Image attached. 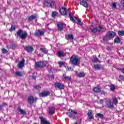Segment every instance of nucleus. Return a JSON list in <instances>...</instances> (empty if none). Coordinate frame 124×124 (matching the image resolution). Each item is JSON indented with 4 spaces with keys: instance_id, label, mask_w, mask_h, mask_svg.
I'll return each mask as SVG.
<instances>
[{
    "instance_id": "21",
    "label": "nucleus",
    "mask_w": 124,
    "mask_h": 124,
    "mask_svg": "<svg viewBox=\"0 0 124 124\" xmlns=\"http://www.w3.org/2000/svg\"><path fill=\"white\" fill-rule=\"evenodd\" d=\"M41 121L43 124H51L50 123H49L47 120H45V119H44L43 117H40Z\"/></svg>"
},
{
    "instance_id": "36",
    "label": "nucleus",
    "mask_w": 124,
    "mask_h": 124,
    "mask_svg": "<svg viewBox=\"0 0 124 124\" xmlns=\"http://www.w3.org/2000/svg\"><path fill=\"white\" fill-rule=\"evenodd\" d=\"M113 103L115 105H117V104H118V99H117V98H113Z\"/></svg>"
},
{
    "instance_id": "7",
    "label": "nucleus",
    "mask_w": 124,
    "mask_h": 124,
    "mask_svg": "<svg viewBox=\"0 0 124 124\" xmlns=\"http://www.w3.org/2000/svg\"><path fill=\"white\" fill-rule=\"evenodd\" d=\"M66 114L69 116V118H70L71 120H75V119H76V115H77V112L74 111L73 113L67 112Z\"/></svg>"
},
{
    "instance_id": "48",
    "label": "nucleus",
    "mask_w": 124,
    "mask_h": 124,
    "mask_svg": "<svg viewBox=\"0 0 124 124\" xmlns=\"http://www.w3.org/2000/svg\"><path fill=\"white\" fill-rule=\"evenodd\" d=\"M104 100L103 99H101L100 100V104H103Z\"/></svg>"
},
{
    "instance_id": "53",
    "label": "nucleus",
    "mask_w": 124,
    "mask_h": 124,
    "mask_svg": "<svg viewBox=\"0 0 124 124\" xmlns=\"http://www.w3.org/2000/svg\"><path fill=\"white\" fill-rule=\"evenodd\" d=\"M33 124H37V123H33Z\"/></svg>"
},
{
    "instance_id": "10",
    "label": "nucleus",
    "mask_w": 124,
    "mask_h": 124,
    "mask_svg": "<svg viewBox=\"0 0 124 124\" xmlns=\"http://www.w3.org/2000/svg\"><path fill=\"white\" fill-rule=\"evenodd\" d=\"M39 95L40 97H45L46 96H48V95H50V92L44 91L40 93Z\"/></svg>"
},
{
    "instance_id": "54",
    "label": "nucleus",
    "mask_w": 124,
    "mask_h": 124,
    "mask_svg": "<svg viewBox=\"0 0 124 124\" xmlns=\"http://www.w3.org/2000/svg\"><path fill=\"white\" fill-rule=\"evenodd\" d=\"M51 77H54V76H53V75H52V76H51Z\"/></svg>"
},
{
    "instance_id": "27",
    "label": "nucleus",
    "mask_w": 124,
    "mask_h": 124,
    "mask_svg": "<svg viewBox=\"0 0 124 124\" xmlns=\"http://www.w3.org/2000/svg\"><path fill=\"white\" fill-rule=\"evenodd\" d=\"M52 16L53 18H56V17H58V16H59V13L57 11L53 12Z\"/></svg>"
},
{
    "instance_id": "35",
    "label": "nucleus",
    "mask_w": 124,
    "mask_h": 124,
    "mask_svg": "<svg viewBox=\"0 0 124 124\" xmlns=\"http://www.w3.org/2000/svg\"><path fill=\"white\" fill-rule=\"evenodd\" d=\"M93 62H99V60H98V58L95 56L93 59H92Z\"/></svg>"
},
{
    "instance_id": "22",
    "label": "nucleus",
    "mask_w": 124,
    "mask_h": 124,
    "mask_svg": "<svg viewBox=\"0 0 124 124\" xmlns=\"http://www.w3.org/2000/svg\"><path fill=\"white\" fill-rule=\"evenodd\" d=\"M79 3L81 4V5H83V6L86 7V8H87L88 7V3L85 1H81Z\"/></svg>"
},
{
    "instance_id": "3",
    "label": "nucleus",
    "mask_w": 124,
    "mask_h": 124,
    "mask_svg": "<svg viewBox=\"0 0 124 124\" xmlns=\"http://www.w3.org/2000/svg\"><path fill=\"white\" fill-rule=\"evenodd\" d=\"M116 36V33L113 31H109L107 32V34L104 37V41H106L107 40L113 39L114 37Z\"/></svg>"
},
{
    "instance_id": "41",
    "label": "nucleus",
    "mask_w": 124,
    "mask_h": 124,
    "mask_svg": "<svg viewBox=\"0 0 124 124\" xmlns=\"http://www.w3.org/2000/svg\"><path fill=\"white\" fill-rule=\"evenodd\" d=\"M10 31H15V27H14V26L12 25Z\"/></svg>"
},
{
    "instance_id": "25",
    "label": "nucleus",
    "mask_w": 124,
    "mask_h": 124,
    "mask_svg": "<svg viewBox=\"0 0 124 124\" xmlns=\"http://www.w3.org/2000/svg\"><path fill=\"white\" fill-rule=\"evenodd\" d=\"M63 80H64L65 81H70V80H71V78L70 77H68L65 75H63Z\"/></svg>"
},
{
    "instance_id": "6",
    "label": "nucleus",
    "mask_w": 124,
    "mask_h": 124,
    "mask_svg": "<svg viewBox=\"0 0 124 124\" xmlns=\"http://www.w3.org/2000/svg\"><path fill=\"white\" fill-rule=\"evenodd\" d=\"M54 86L55 87V88H58V89H59V90H63V89H64V85L60 82L54 83Z\"/></svg>"
},
{
    "instance_id": "44",
    "label": "nucleus",
    "mask_w": 124,
    "mask_h": 124,
    "mask_svg": "<svg viewBox=\"0 0 124 124\" xmlns=\"http://www.w3.org/2000/svg\"><path fill=\"white\" fill-rule=\"evenodd\" d=\"M36 90H40V89H41V87L39 85H37L36 86Z\"/></svg>"
},
{
    "instance_id": "37",
    "label": "nucleus",
    "mask_w": 124,
    "mask_h": 124,
    "mask_svg": "<svg viewBox=\"0 0 124 124\" xmlns=\"http://www.w3.org/2000/svg\"><path fill=\"white\" fill-rule=\"evenodd\" d=\"M58 64H59L60 67H62L63 64H64V62H58Z\"/></svg>"
},
{
    "instance_id": "2",
    "label": "nucleus",
    "mask_w": 124,
    "mask_h": 124,
    "mask_svg": "<svg viewBox=\"0 0 124 124\" xmlns=\"http://www.w3.org/2000/svg\"><path fill=\"white\" fill-rule=\"evenodd\" d=\"M70 61L74 65H79L81 60L76 55H73L70 58Z\"/></svg>"
},
{
    "instance_id": "28",
    "label": "nucleus",
    "mask_w": 124,
    "mask_h": 124,
    "mask_svg": "<svg viewBox=\"0 0 124 124\" xmlns=\"http://www.w3.org/2000/svg\"><path fill=\"white\" fill-rule=\"evenodd\" d=\"M94 68L95 70H99L101 68V65L99 64H96L94 65Z\"/></svg>"
},
{
    "instance_id": "39",
    "label": "nucleus",
    "mask_w": 124,
    "mask_h": 124,
    "mask_svg": "<svg viewBox=\"0 0 124 124\" xmlns=\"http://www.w3.org/2000/svg\"><path fill=\"white\" fill-rule=\"evenodd\" d=\"M2 51L3 54H7V53H8V51L5 48H3Z\"/></svg>"
},
{
    "instance_id": "23",
    "label": "nucleus",
    "mask_w": 124,
    "mask_h": 124,
    "mask_svg": "<svg viewBox=\"0 0 124 124\" xmlns=\"http://www.w3.org/2000/svg\"><path fill=\"white\" fill-rule=\"evenodd\" d=\"M93 91L95 92V93H100V92H101V89H100L99 87H96L93 89Z\"/></svg>"
},
{
    "instance_id": "33",
    "label": "nucleus",
    "mask_w": 124,
    "mask_h": 124,
    "mask_svg": "<svg viewBox=\"0 0 124 124\" xmlns=\"http://www.w3.org/2000/svg\"><path fill=\"white\" fill-rule=\"evenodd\" d=\"M15 75L16 76H19V77H22L23 76V74L20 71H17L15 73Z\"/></svg>"
},
{
    "instance_id": "38",
    "label": "nucleus",
    "mask_w": 124,
    "mask_h": 124,
    "mask_svg": "<svg viewBox=\"0 0 124 124\" xmlns=\"http://www.w3.org/2000/svg\"><path fill=\"white\" fill-rule=\"evenodd\" d=\"M69 17H70V20H71V21H72V22H73V23H75V19H74V18H73V16H72L71 15L69 14Z\"/></svg>"
},
{
    "instance_id": "15",
    "label": "nucleus",
    "mask_w": 124,
    "mask_h": 124,
    "mask_svg": "<svg viewBox=\"0 0 124 124\" xmlns=\"http://www.w3.org/2000/svg\"><path fill=\"white\" fill-rule=\"evenodd\" d=\"M56 54L59 58H62L65 56V54H64V53H63L62 51H58L57 52Z\"/></svg>"
},
{
    "instance_id": "19",
    "label": "nucleus",
    "mask_w": 124,
    "mask_h": 124,
    "mask_svg": "<svg viewBox=\"0 0 124 124\" xmlns=\"http://www.w3.org/2000/svg\"><path fill=\"white\" fill-rule=\"evenodd\" d=\"M36 14L32 15L28 18V21H32V20H34V19H36Z\"/></svg>"
},
{
    "instance_id": "20",
    "label": "nucleus",
    "mask_w": 124,
    "mask_h": 124,
    "mask_svg": "<svg viewBox=\"0 0 124 124\" xmlns=\"http://www.w3.org/2000/svg\"><path fill=\"white\" fill-rule=\"evenodd\" d=\"M17 110L18 112H20V114L23 116H25V115L26 114V111L24 110V109H22L20 107L17 108Z\"/></svg>"
},
{
    "instance_id": "17",
    "label": "nucleus",
    "mask_w": 124,
    "mask_h": 124,
    "mask_svg": "<svg viewBox=\"0 0 124 124\" xmlns=\"http://www.w3.org/2000/svg\"><path fill=\"white\" fill-rule=\"evenodd\" d=\"M58 28L60 31H62V30H63V26H64V24L62 23V22H59L58 25Z\"/></svg>"
},
{
    "instance_id": "45",
    "label": "nucleus",
    "mask_w": 124,
    "mask_h": 124,
    "mask_svg": "<svg viewBox=\"0 0 124 124\" xmlns=\"http://www.w3.org/2000/svg\"><path fill=\"white\" fill-rule=\"evenodd\" d=\"M119 78H120V79H121V80H124V76H123V75H120V76H119Z\"/></svg>"
},
{
    "instance_id": "11",
    "label": "nucleus",
    "mask_w": 124,
    "mask_h": 124,
    "mask_svg": "<svg viewBox=\"0 0 124 124\" xmlns=\"http://www.w3.org/2000/svg\"><path fill=\"white\" fill-rule=\"evenodd\" d=\"M55 111H56V108L54 107H49L47 110L49 115H53L55 113Z\"/></svg>"
},
{
    "instance_id": "50",
    "label": "nucleus",
    "mask_w": 124,
    "mask_h": 124,
    "mask_svg": "<svg viewBox=\"0 0 124 124\" xmlns=\"http://www.w3.org/2000/svg\"><path fill=\"white\" fill-rule=\"evenodd\" d=\"M32 79H33V80H35V79H36V77L35 76H33Z\"/></svg>"
},
{
    "instance_id": "31",
    "label": "nucleus",
    "mask_w": 124,
    "mask_h": 124,
    "mask_svg": "<svg viewBox=\"0 0 124 124\" xmlns=\"http://www.w3.org/2000/svg\"><path fill=\"white\" fill-rule=\"evenodd\" d=\"M85 75H86V74H85L84 72H80L78 75V76L79 78H81L85 77Z\"/></svg>"
},
{
    "instance_id": "56",
    "label": "nucleus",
    "mask_w": 124,
    "mask_h": 124,
    "mask_svg": "<svg viewBox=\"0 0 124 124\" xmlns=\"http://www.w3.org/2000/svg\"><path fill=\"white\" fill-rule=\"evenodd\" d=\"M98 57H99V58L100 57V55H99V56H98Z\"/></svg>"
},
{
    "instance_id": "30",
    "label": "nucleus",
    "mask_w": 124,
    "mask_h": 124,
    "mask_svg": "<svg viewBox=\"0 0 124 124\" xmlns=\"http://www.w3.org/2000/svg\"><path fill=\"white\" fill-rule=\"evenodd\" d=\"M118 34L119 36H124V31L123 30L118 31Z\"/></svg>"
},
{
    "instance_id": "52",
    "label": "nucleus",
    "mask_w": 124,
    "mask_h": 124,
    "mask_svg": "<svg viewBox=\"0 0 124 124\" xmlns=\"http://www.w3.org/2000/svg\"><path fill=\"white\" fill-rule=\"evenodd\" d=\"M1 109V106H0V110Z\"/></svg>"
},
{
    "instance_id": "18",
    "label": "nucleus",
    "mask_w": 124,
    "mask_h": 124,
    "mask_svg": "<svg viewBox=\"0 0 124 124\" xmlns=\"http://www.w3.org/2000/svg\"><path fill=\"white\" fill-rule=\"evenodd\" d=\"M65 38L66 39H67V40H73L74 39L73 35L68 34L65 35Z\"/></svg>"
},
{
    "instance_id": "40",
    "label": "nucleus",
    "mask_w": 124,
    "mask_h": 124,
    "mask_svg": "<svg viewBox=\"0 0 124 124\" xmlns=\"http://www.w3.org/2000/svg\"><path fill=\"white\" fill-rule=\"evenodd\" d=\"M112 7H113V8H116V7H117V2H113L112 3Z\"/></svg>"
},
{
    "instance_id": "43",
    "label": "nucleus",
    "mask_w": 124,
    "mask_h": 124,
    "mask_svg": "<svg viewBox=\"0 0 124 124\" xmlns=\"http://www.w3.org/2000/svg\"><path fill=\"white\" fill-rule=\"evenodd\" d=\"M88 116H90V115H92V110H89L87 113Z\"/></svg>"
},
{
    "instance_id": "14",
    "label": "nucleus",
    "mask_w": 124,
    "mask_h": 124,
    "mask_svg": "<svg viewBox=\"0 0 124 124\" xmlns=\"http://www.w3.org/2000/svg\"><path fill=\"white\" fill-rule=\"evenodd\" d=\"M45 32L43 31L40 30L36 31L35 32L34 35L36 36H42L44 34Z\"/></svg>"
},
{
    "instance_id": "34",
    "label": "nucleus",
    "mask_w": 124,
    "mask_h": 124,
    "mask_svg": "<svg viewBox=\"0 0 124 124\" xmlns=\"http://www.w3.org/2000/svg\"><path fill=\"white\" fill-rule=\"evenodd\" d=\"M46 3H49L51 7H52V8L56 7V3H55L53 1L51 2L50 3H48V2H46Z\"/></svg>"
},
{
    "instance_id": "9",
    "label": "nucleus",
    "mask_w": 124,
    "mask_h": 124,
    "mask_svg": "<svg viewBox=\"0 0 124 124\" xmlns=\"http://www.w3.org/2000/svg\"><path fill=\"white\" fill-rule=\"evenodd\" d=\"M107 106L109 109H114L115 108L114 104L111 101V99H108Z\"/></svg>"
},
{
    "instance_id": "47",
    "label": "nucleus",
    "mask_w": 124,
    "mask_h": 124,
    "mask_svg": "<svg viewBox=\"0 0 124 124\" xmlns=\"http://www.w3.org/2000/svg\"><path fill=\"white\" fill-rule=\"evenodd\" d=\"M88 117H89V119L90 120H92V119H93V115L92 114L88 115Z\"/></svg>"
},
{
    "instance_id": "51",
    "label": "nucleus",
    "mask_w": 124,
    "mask_h": 124,
    "mask_svg": "<svg viewBox=\"0 0 124 124\" xmlns=\"http://www.w3.org/2000/svg\"><path fill=\"white\" fill-rule=\"evenodd\" d=\"M102 93H103V94H105V92H104V91H102Z\"/></svg>"
},
{
    "instance_id": "4",
    "label": "nucleus",
    "mask_w": 124,
    "mask_h": 124,
    "mask_svg": "<svg viewBox=\"0 0 124 124\" xmlns=\"http://www.w3.org/2000/svg\"><path fill=\"white\" fill-rule=\"evenodd\" d=\"M99 28L100 29H98V27H93V29L90 28V30L91 31V32H93V33H95V32H97V31H99V32H100V31H101L102 30V27L99 26Z\"/></svg>"
},
{
    "instance_id": "42",
    "label": "nucleus",
    "mask_w": 124,
    "mask_h": 124,
    "mask_svg": "<svg viewBox=\"0 0 124 124\" xmlns=\"http://www.w3.org/2000/svg\"><path fill=\"white\" fill-rule=\"evenodd\" d=\"M77 21H78V23L79 24V25H83V23L81 22V20H80V19H78Z\"/></svg>"
},
{
    "instance_id": "24",
    "label": "nucleus",
    "mask_w": 124,
    "mask_h": 124,
    "mask_svg": "<svg viewBox=\"0 0 124 124\" xmlns=\"http://www.w3.org/2000/svg\"><path fill=\"white\" fill-rule=\"evenodd\" d=\"M40 51H42V52L44 53V54L47 55L48 54V49H46V48H41Z\"/></svg>"
},
{
    "instance_id": "55",
    "label": "nucleus",
    "mask_w": 124,
    "mask_h": 124,
    "mask_svg": "<svg viewBox=\"0 0 124 124\" xmlns=\"http://www.w3.org/2000/svg\"><path fill=\"white\" fill-rule=\"evenodd\" d=\"M71 112H72H72H73V110H71Z\"/></svg>"
},
{
    "instance_id": "26",
    "label": "nucleus",
    "mask_w": 124,
    "mask_h": 124,
    "mask_svg": "<svg viewBox=\"0 0 124 124\" xmlns=\"http://www.w3.org/2000/svg\"><path fill=\"white\" fill-rule=\"evenodd\" d=\"M96 118H100V119H104V115L101 113H97L95 115Z\"/></svg>"
},
{
    "instance_id": "12",
    "label": "nucleus",
    "mask_w": 124,
    "mask_h": 124,
    "mask_svg": "<svg viewBox=\"0 0 124 124\" xmlns=\"http://www.w3.org/2000/svg\"><path fill=\"white\" fill-rule=\"evenodd\" d=\"M25 49L27 53H32L33 52V47L32 46H25Z\"/></svg>"
},
{
    "instance_id": "46",
    "label": "nucleus",
    "mask_w": 124,
    "mask_h": 124,
    "mask_svg": "<svg viewBox=\"0 0 124 124\" xmlns=\"http://www.w3.org/2000/svg\"><path fill=\"white\" fill-rule=\"evenodd\" d=\"M66 70H68L69 71L71 70V67L67 66L66 68Z\"/></svg>"
},
{
    "instance_id": "49",
    "label": "nucleus",
    "mask_w": 124,
    "mask_h": 124,
    "mask_svg": "<svg viewBox=\"0 0 124 124\" xmlns=\"http://www.w3.org/2000/svg\"><path fill=\"white\" fill-rule=\"evenodd\" d=\"M120 71H121V72L122 73H124V69L123 68V69H120Z\"/></svg>"
},
{
    "instance_id": "57",
    "label": "nucleus",
    "mask_w": 124,
    "mask_h": 124,
    "mask_svg": "<svg viewBox=\"0 0 124 124\" xmlns=\"http://www.w3.org/2000/svg\"><path fill=\"white\" fill-rule=\"evenodd\" d=\"M86 0V1H87V0Z\"/></svg>"
},
{
    "instance_id": "13",
    "label": "nucleus",
    "mask_w": 124,
    "mask_h": 124,
    "mask_svg": "<svg viewBox=\"0 0 124 124\" xmlns=\"http://www.w3.org/2000/svg\"><path fill=\"white\" fill-rule=\"evenodd\" d=\"M59 11L62 15H63V16H65L66 15V8L64 7H62L60 9Z\"/></svg>"
},
{
    "instance_id": "5",
    "label": "nucleus",
    "mask_w": 124,
    "mask_h": 124,
    "mask_svg": "<svg viewBox=\"0 0 124 124\" xmlns=\"http://www.w3.org/2000/svg\"><path fill=\"white\" fill-rule=\"evenodd\" d=\"M28 101L30 105H32L33 103L36 102V98H34L33 96H30L28 97Z\"/></svg>"
},
{
    "instance_id": "1",
    "label": "nucleus",
    "mask_w": 124,
    "mask_h": 124,
    "mask_svg": "<svg viewBox=\"0 0 124 124\" xmlns=\"http://www.w3.org/2000/svg\"><path fill=\"white\" fill-rule=\"evenodd\" d=\"M16 36L17 38L19 37L22 40H25L28 37V33L27 31H23L21 29H19L16 32Z\"/></svg>"
},
{
    "instance_id": "29",
    "label": "nucleus",
    "mask_w": 124,
    "mask_h": 124,
    "mask_svg": "<svg viewBox=\"0 0 124 124\" xmlns=\"http://www.w3.org/2000/svg\"><path fill=\"white\" fill-rule=\"evenodd\" d=\"M109 90L112 92H114V91H115V90L116 89V86H115L114 84H111L109 86Z\"/></svg>"
},
{
    "instance_id": "16",
    "label": "nucleus",
    "mask_w": 124,
    "mask_h": 124,
    "mask_svg": "<svg viewBox=\"0 0 124 124\" xmlns=\"http://www.w3.org/2000/svg\"><path fill=\"white\" fill-rule=\"evenodd\" d=\"M25 66V59H23L21 61L19 62L18 64V68H22Z\"/></svg>"
},
{
    "instance_id": "32",
    "label": "nucleus",
    "mask_w": 124,
    "mask_h": 124,
    "mask_svg": "<svg viewBox=\"0 0 124 124\" xmlns=\"http://www.w3.org/2000/svg\"><path fill=\"white\" fill-rule=\"evenodd\" d=\"M114 43H120L121 42V39L119 37H116L114 39Z\"/></svg>"
},
{
    "instance_id": "8",
    "label": "nucleus",
    "mask_w": 124,
    "mask_h": 124,
    "mask_svg": "<svg viewBox=\"0 0 124 124\" xmlns=\"http://www.w3.org/2000/svg\"><path fill=\"white\" fill-rule=\"evenodd\" d=\"M46 62L44 61L43 62H36L35 63V66L37 67H45L46 66Z\"/></svg>"
}]
</instances>
